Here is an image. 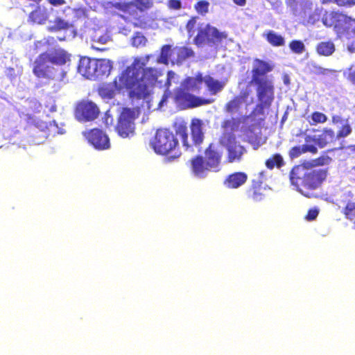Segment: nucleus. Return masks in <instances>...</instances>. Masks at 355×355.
<instances>
[{
	"mask_svg": "<svg viewBox=\"0 0 355 355\" xmlns=\"http://www.w3.org/2000/svg\"><path fill=\"white\" fill-rule=\"evenodd\" d=\"M233 1L235 4L240 6H243L246 3V0H233Z\"/></svg>",
	"mask_w": 355,
	"mask_h": 355,
	"instance_id": "58",
	"label": "nucleus"
},
{
	"mask_svg": "<svg viewBox=\"0 0 355 355\" xmlns=\"http://www.w3.org/2000/svg\"><path fill=\"white\" fill-rule=\"evenodd\" d=\"M291 50L297 54H301L305 51V46L301 40H292L289 44Z\"/></svg>",
	"mask_w": 355,
	"mask_h": 355,
	"instance_id": "41",
	"label": "nucleus"
},
{
	"mask_svg": "<svg viewBox=\"0 0 355 355\" xmlns=\"http://www.w3.org/2000/svg\"><path fill=\"white\" fill-rule=\"evenodd\" d=\"M58 40H60V41H62V40H64V38H62V37H58Z\"/></svg>",
	"mask_w": 355,
	"mask_h": 355,
	"instance_id": "62",
	"label": "nucleus"
},
{
	"mask_svg": "<svg viewBox=\"0 0 355 355\" xmlns=\"http://www.w3.org/2000/svg\"><path fill=\"white\" fill-rule=\"evenodd\" d=\"M204 159L212 171H216L220 164L222 153L211 143L205 148Z\"/></svg>",
	"mask_w": 355,
	"mask_h": 355,
	"instance_id": "15",
	"label": "nucleus"
},
{
	"mask_svg": "<svg viewBox=\"0 0 355 355\" xmlns=\"http://www.w3.org/2000/svg\"><path fill=\"white\" fill-rule=\"evenodd\" d=\"M87 142L94 148L103 150L110 148V141L107 135L101 129L94 128L83 132Z\"/></svg>",
	"mask_w": 355,
	"mask_h": 355,
	"instance_id": "13",
	"label": "nucleus"
},
{
	"mask_svg": "<svg viewBox=\"0 0 355 355\" xmlns=\"http://www.w3.org/2000/svg\"><path fill=\"white\" fill-rule=\"evenodd\" d=\"M266 39L273 46H282L285 44L284 38L272 31L266 34Z\"/></svg>",
	"mask_w": 355,
	"mask_h": 355,
	"instance_id": "31",
	"label": "nucleus"
},
{
	"mask_svg": "<svg viewBox=\"0 0 355 355\" xmlns=\"http://www.w3.org/2000/svg\"><path fill=\"white\" fill-rule=\"evenodd\" d=\"M96 59H91L89 57H81L78 61V72L87 79H92L95 77Z\"/></svg>",
	"mask_w": 355,
	"mask_h": 355,
	"instance_id": "16",
	"label": "nucleus"
},
{
	"mask_svg": "<svg viewBox=\"0 0 355 355\" xmlns=\"http://www.w3.org/2000/svg\"><path fill=\"white\" fill-rule=\"evenodd\" d=\"M209 3L208 1L202 0V1H198L194 5V8L198 14H200L201 15H205L209 11Z\"/></svg>",
	"mask_w": 355,
	"mask_h": 355,
	"instance_id": "42",
	"label": "nucleus"
},
{
	"mask_svg": "<svg viewBox=\"0 0 355 355\" xmlns=\"http://www.w3.org/2000/svg\"><path fill=\"white\" fill-rule=\"evenodd\" d=\"M198 17L193 16L187 21L185 28L189 37L196 31L197 34L193 39V43L198 47L218 46L223 40L227 38L226 32H220L217 28L210 24L201 23L197 26Z\"/></svg>",
	"mask_w": 355,
	"mask_h": 355,
	"instance_id": "4",
	"label": "nucleus"
},
{
	"mask_svg": "<svg viewBox=\"0 0 355 355\" xmlns=\"http://www.w3.org/2000/svg\"><path fill=\"white\" fill-rule=\"evenodd\" d=\"M191 170L198 178L206 177L207 172L212 171L202 155H196L190 159Z\"/></svg>",
	"mask_w": 355,
	"mask_h": 355,
	"instance_id": "17",
	"label": "nucleus"
},
{
	"mask_svg": "<svg viewBox=\"0 0 355 355\" xmlns=\"http://www.w3.org/2000/svg\"><path fill=\"white\" fill-rule=\"evenodd\" d=\"M113 7L125 13L131 15L134 11V3L129 2H116L113 4Z\"/></svg>",
	"mask_w": 355,
	"mask_h": 355,
	"instance_id": "36",
	"label": "nucleus"
},
{
	"mask_svg": "<svg viewBox=\"0 0 355 355\" xmlns=\"http://www.w3.org/2000/svg\"><path fill=\"white\" fill-rule=\"evenodd\" d=\"M248 180V175L244 172H234L229 175L224 184L229 189H237L244 184Z\"/></svg>",
	"mask_w": 355,
	"mask_h": 355,
	"instance_id": "21",
	"label": "nucleus"
},
{
	"mask_svg": "<svg viewBox=\"0 0 355 355\" xmlns=\"http://www.w3.org/2000/svg\"><path fill=\"white\" fill-rule=\"evenodd\" d=\"M303 153H304V145L296 146L292 147L290 149V150L288 152V155L291 159H293L295 158L300 157Z\"/></svg>",
	"mask_w": 355,
	"mask_h": 355,
	"instance_id": "45",
	"label": "nucleus"
},
{
	"mask_svg": "<svg viewBox=\"0 0 355 355\" xmlns=\"http://www.w3.org/2000/svg\"><path fill=\"white\" fill-rule=\"evenodd\" d=\"M351 33L355 34V22H354V25L352 26Z\"/></svg>",
	"mask_w": 355,
	"mask_h": 355,
	"instance_id": "60",
	"label": "nucleus"
},
{
	"mask_svg": "<svg viewBox=\"0 0 355 355\" xmlns=\"http://www.w3.org/2000/svg\"><path fill=\"white\" fill-rule=\"evenodd\" d=\"M343 74L347 81L355 85V62L349 65Z\"/></svg>",
	"mask_w": 355,
	"mask_h": 355,
	"instance_id": "43",
	"label": "nucleus"
},
{
	"mask_svg": "<svg viewBox=\"0 0 355 355\" xmlns=\"http://www.w3.org/2000/svg\"><path fill=\"white\" fill-rule=\"evenodd\" d=\"M139 60H135L128 66L112 83H103L97 89L98 95L103 99L113 98L117 92L125 89L132 101H148L153 94L155 83L161 72L152 67H139Z\"/></svg>",
	"mask_w": 355,
	"mask_h": 355,
	"instance_id": "1",
	"label": "nucleus"
},
{
	"mask_svg": "<svg viewBox=\"0 0 355 355\" xmlns=\"http://www.w3.org/2000/svg\"><path fill=\"white\" fill-rule=\"evenodd\" d=\"M202 82L203 77L202 74L199 73L195 77L189 76L185 78L180 85L190 92H195L199 91L201 89Z\"/></svg>",
	"mask_w": 355,
	"mask_h": 355,
	"instance_id": "24",
	"label": "nucleus"
},
{
	"mask_svg": "<svg viewBox=\"0 0 355 355\" xmlns=\"http://www.w3.org/2000/svg\"><path fill=\"white\" fill-rule=\"evenodd\" d=\"M317 53L322 56H329L335 51V45L331 41L319 42L315 46Z\"/></svg>",
	"mask_w": 355,
	"mask_h": 355,
	"instance_id": "27",
	"label": "nucleus"
},
{
	"mask_svg": "<svg viewBox=\"0 0 355 355\" xmlns=\"http://www.w3.org/2000/svg\"><path fill=\"white\" fill-rule=\"evenodd\" d=\"M171 96V94L170 91H165L164 94H163L162 99L160 100L159 103V105L161 107L163 105L164 103H166L168 98Z\"/></svg>",
	"mask_w": 355,
	"mask_h": 355,
	"instance_id": "54",
	"label": "nucleus"
},
{
	"mask_svg": "<svg viewBox=\"0 0 355 355\" xmlns=\"http://www.w3.org/2000/svg\"><path fill=\"white\" fill-rule=\"evenodd\" d=\"M172 49L173 48L169 44L162 46L158 62L164 64H168L169 61L172 63Z\"/></svg>",
	"mask_w": 355,
	"mask_h": 355,
	"instance_id": "30",
	"label": "nucleus"
},
{
	"mask_svg": "<svg viewBox=\"0 0 355 355\" xmlns=\"http://www.w3.org/2000/svg\"><path fill=\"white\" fill-rule=\"evenodd\" d=\"M331 159L327 155L320 156L313 160V166H319L329 164Z\"/></svg>",
	"mask_w": 355,
	"mask_h": 355,
	"instance_id": "46",
	"label": "nucleus"
},
{
	"mask_svg": "<svg viewBox=\"0 0 355 355\" xmlns=\"http://www.w3.org/2000/svg\"><path fill=\"white\" fill-rule=\"evenodd\" d=\"M134 120V112L129 108H124L119 116L115 128L120 137L127 138L134 135L135 129Z\"/></svg>",
	"mask_w": 355,
	"mask_h": 355,
	"instance_id": "11",
	"label": "nucleus"
},
{
	"mask_svg": "<svg viewBox=\"0 0 355 355\" xmlns=\"http://www.w3.org/2000/svg\"><path fill=\"white\" fill-rule=\"evenodd\" d=\"M95 77L108 76L112 69V62L107 59H96Z\"/></svg>",
	"mask_w": 355,
	"mask_h": 355,
	"instance_id": "23",
	"label": "nucleus"
},
{
	"mask_svg": "<svg viewBox=\"0 0 355 355\" xmlns=\"http://www.w3.org/2000/svg\"><path fill=\"white\" fill-rule=\"evenodd\" d=\"M227 81V78H225L223 80L219 81L218 80H215L211 76L206 77L205 80V83L209 91L212 94H216L218 92H220L225 87Z\"/></svg>",
	"mask_w": 355,
	"mask_h": 355,
	"instance_id": "25",
	"label": "nucleus"
},
{
	"mask_svg": "<svg viewBox=\"0 0 355 355\" xmlns=\"http://www.w3.org/2000/svg\"><path fill=\"white\" fill-rule=\"evenodd\" d=\"M46 109H48L49 114L46 116L50 118V114H52V118H61V114L58 112L57 105L55 104V101L52 96H49L46 100Z\"/></svg>",
	"mask_w": 355,
	"mask_h": 355,
	"instance_id": "34",
	"label": "nucleus"
},
{
	"mask_svg": "<svg viewBox=\"0 0 355 355\" xmlns=\"http://www.w3.org/2000/svg\"><path fill=\"white\" fill-rule=\"evenodd\" d=\"M51 23V21H50ZM72 25L61 19L60 17H56L52 22V24L47 27V30L49 32H56L69 29Z\"/></svg>",
	"mask_w": 355,
	"mask_h": 355,
	"instance_id": "28",
	"label": "nucleus"
},
{
	"mask_svg": "<svg viewBox=\"0 0 355 355\" xmlns=\"http://www.w3.org/2000/svg\"><path fill=\"white\" fill-rule=\"evenodd\" d=\"M175 72L173 71H168L167 72V78L165 81L164 86L166 87V91H169V88L171 86V80L175 77Z\"/></svg>",
	"mask_w": 355,
	"mask_h": 355,
	"instance_id": "49",
	"label": "nucleus"
},
{
	"mask_svg": "<svg viewBox=\"0 0 355 355\" xmlns=\"http://www.w3.org/2000/svg\"><path fill=\"white\" fill-rule=\"evenodd\" d=\"M268 1L270 2L271 3H273L276 1H277L278 0H267Z\"/></svg>",
	"mask_w": 355,
	"mask_h": 355,
	"instance_id": "61",
	"label": "nucleus"
},
{
	"mask_svg": "<svg viewBox=\"0 0 355 355\" xmlns=\"http://www.w3.org/2000/svg\"><path fill=\"white\" fill-rule=\"evenodd\" d=\"M265 164L267 168L272 170L275 167L279 168L283 166L284 165V161L280 154L275 153L266 159Z\"/></svg>",
	"mask_w": 355,
	"mask_h": 355,
	"instance_id": "29",
	"label": "nucleus"
},
{
	"mask_svg": "<svg viewBox=\"0 0 355 355\" xmlns=\"http://www.w3.org/2000/svg\"><path fill=\"white\" fill-rule=\"evenodd\" d=\"M318 214H319V211L318 209H310L306 216H305V218L306 220H309V221H311V220H315L318 216Z\"/></svg>",
	"mask_w": 355,
	"mask_h": 355,
	"instance_id": "48",
	"label": "nucleus"
},
{
	"mask_svg": "<svg viewBox=\"0 0 355 355\" xmlns=\"http://www.w3.org/2000/svg\"><path fill=\"white\" fill-rule=\"evenodd\" d=\"M345 0H322V3H327L330 2H334L339 6H345Z\"/></svg>",
	"mask_w": 355,
	"mask_h": 355,
	"instance_id": "55",
	"label": "nucleus"
},
{
	"mask_svg": "<svg viewBox=\"0 0 355 355\" xmlns=\"http://www.w3.org/2000/svg\"><path fill=\"white\" fill-rule=\"evenodd\" d=\"M264 191L263 182L260 179L252 180L251 186L247 190V196L254 202H260L265 198Z\"/></svg>",
	"mask_w": 355,
	"mask_h": 355,
	"instance_id": "20",
	"label": "nucleus"
},
{
	"mask_svg": "<svg viewBox=\"0 0 355 355\" xmlns=\"http://www.w3.org/2000/svg\"><path fill=\"white\" fill-rule=\"evenodd\" d=\"M194 56L195 52L191 47L176 46L172 49V64H182L186 60Z\"/></svg>",
	"mask_w": 355,
	"mask_h": 355,
	"instance_id": "18",
	"label": "nucleus"
},
{
	"mask_svg": "<svg viewBox=\"0 0 355 355\" xmlns=\"http://www.w3.org/2000/svg\"><path fill=\"white\" fill-rule=\"evenodd\" d=\"M173 101L181 109L193 108L211 103L209 100L191 94L190 91L181 85L174 90Z\"/></svg>",
	"mask_w": 355,
	"mask_h": 355,
	"instance_id": "10",
	"label": "nucleus"
},
{
	"mask_svg": "<svg viewBox=\"0 0 355 355\" xmlns=\"http://www.w3.org/2000/svg\"><path fill=\"white\" fill-rule=\"evenodd\" d=\"M341 201L343 203L342 214L345 218L354 223L355 227V198L354 193L352 191L344 193Z\"/></svg>",
	"mask_w": 355,
	"mask_h": 355,
	"instance_id": "14",
	"label": "nucleus"
},
{
	"mask_svg": "<svg viewBox=\"0 0 355 355\" xmlns=\"http://www.w3.org/2000/svg\"><path fill=\"white\" fill-rule=\"evenodd\" d=\"M242 104L240 100L234 96L225 105L224 111L227 114H233L240 110Z\"/></svg>",
	"mask_w": 355,
	"mask_h": 355,
	"instance_id": "32",
	"label": "nucleus"
},
{
	"mask_svg": "<svg viewBox=\"0 0 355 355\" xmlns=\"http://www.w3.org/2000/svg\"><path fill=\"white\" fill-rule=\"evenodd\" d=\"M146 42V38L140 33H137L132 38V45L135 47L144 46Z\"/></svg>",
	"mask_w": 355,
	"mask_h": 355,
	"instance_id": "44",
	"label": "nucleus"
},
{
	"mask_svg": "<svg viewBox=\"0 0 355 355\" xmlns=\"http://www.w3.org/2000/svg\"><path fill=\"white\" fill-rule=\"evenodd\" d=\"M49 2L55 6H61L65 3V0H48Z\"/></svg>",
	"mask_w": 355,
	"mask_h": 355,
	"instance_id": "56",
	"label": "nucleus"
},
{
	"mask_svg": "<svg viewBox=\"0 0 355 355\" xmlns=\"http://www.w3.org/2000/svg\"><path fill=\"white\" fill-rule=\"evenodd\" d=\"M352 132L351 124L347 121H345L338 130L336 136L337 139L345 138L349 136Z\"/></svg>",
	"mask_w": 355,
	"mask_h": 355,
	"instance_id": "38",
	"label": "nucleus"
},
{
	"mask_svg": "<svg viewBox=\"0 0 355 355\" xmlns=\"http://www.w3.org/2000/svg\"><path fill=\"white\" fill-rule=\"evenodd\" d=\"M220 144L227 150V160L230 163L241 162L248 152L246 148L236 140L233 133H224Z\"/></svg>",
	"mask_w": 355,
	"mask_h": 355,
	"instance_id": "9",
	"label": "nucleus"
},
{
	"mask_svg": "<svg viewBox=\"0 0 355 355\" xmlns=\"http://www.w3.org/2000/svg\"><path fill=\"white\" fill-rule=\"evenodd\" d=\"M150 145L157 155L167 156L171 153L172 159L181 155L179 141L176 135L169 129L159 128L150 141Z\"/></svg>",
	"mask_w": 355,
	"mask_h": 355,
	"instance_id": "5",
	"label": "nucleus"
},
{
	"mask_svg": "<svg viewBox=\"0 0 355 355\" xmlns=\"http://www.w3.org/2000/svg\"><path fill=\"white\" fill-rule=\"evenodd\" d=\"M65 132L64 124L61 118H52L48 121H46V138L54 137Z\"/></svg>",
	"mask_w": 355,
	"mask_h": 355,
	"instance_id": "19",
	"label": "nucleus"
},
{
	"mask_svg": "<svg viewBox=\"0 0 355 355\" xmlns=\"http://www.w3.org/2000/svg\"><path fill=\"white\" fill-rule=\"evenodd\" d=\"M347 119H343L340 116L334 115L332 116V123L334 124H341L343 125L345 121H347Z\"/></svg>",
	"mask_w": 355,
	"mask_h": 355,
	"instance_id": "52",
	"label": "nucleus"
},
{
	"mask_svg": "<svg viewBox=\"0 0 355 355\" xmlns=\"http://www.w3.org/2000/svg\"><path fill=\"white\" fill-rule=\"evenodd\" d=\"M347 149L348 150V155H352L353 157L355 156V144L348 146L347 147Z\"/></svg>",
	"mask_w": 355,
	"mask_h": 355,
	"instance_id": "57",
	"label": "nucleus"
},
{
	"mask_svg": "<svg viewBox=\"0 0 355 355\" xmlns=\"http://www.w3.org/2000/svg\"><path fill=\"white\" fill-rule=\"evenodd\" d=\"M312 122H310L311 125H315L318 123H324L327 121V116L322 112H313L311 115Z\"/></svg>",
	"mask_w": 355,
	"mask_h": 355,
	"instance_id": "40",
	"label": "nucleus"
},
{
	"mask_svg": "<svg viewBox=\"0 0 355 355\" xmlns=\"http://www.w3.org/2000/svg\"><path fill=\"white\" fill-rule=\"evenodd\" d=\"M70 59V55L62 49L50 51L46 53V85L53 82V87L59 83L63 76L61 66L66 64Z\"/></svg>",
	"mask_w": 355,
	"mask_h": 355,
	"instance_id": "6",
	"label": "nucleus"
},
{
	"mask_svg": "<svg viewBox=\"0 0 355 355\" xmlns=\"http://www.w3.org/2000/svg\"><path fill=\"white\" fill-rule=\"evenodd\" d=\"M304 153L310 152L313 154H315L318 152L317 148L313 145L304 144Z\"/></svg>",
	"mask_w": 355,
	"mask_h": 355,
	"instance_id": "53",
	"label": "nucleus"
},
{
	"mask_svg": "<svg viewBox=\"0 0 355 355\" xmlns=\"http://www.w3.org/2000/svg\"><path fill=\"white\" fill-rule=\"evenodd\" d=\"M327 173L324 169H311L304 164L294 166L289 173L291 185L306 198L314 197L313 191L321 187Z\"/></svg>",
	"mask_w": 355,
	"mask_h": 355,
	"instance_id": "3",
	"label": "nucleus"
},
{
	"mask_svg": "<svg viewBox=\"0 0 355 355\" xmlns=\"http://www.w3.org/2000/svg\"><path fill=\"white\" fill-rule=\"evenodd\" d=\"M168 7L173 10H180L182 8L180 0H168Z\"/></svg>",
	"mask_w": 355,
	"mask_h": 355,
	"instance_id": "50",
	"label": "nucleus"
},
{
	"mask_svg": "<svg viewBox=\"0 0 355 355\" xmlns=\"http://www.w3.org/2000/svg\"><path fill=\"white\" fill-rule=\"evenodd\" d=\"M273 68L269 62L259 58L253 60L250 84L254 87L258 101L253 111L256 115L264 114L265 109H269L274 101L275 87L272 78L268 76Z\"/></svg>",
	"mask_w": 355,
	"mask_h": 355,
	"instance_id": "2",
	"label": "nucleus"
},
{
	"mask_svg": "<svg viewBox=\"0 0 355 355\" xmlns=\"http://www.w3.org/2000/svg\"><path fill=\"white\" fill-rule=\"evenodd\" d=\"M355 5V0H345V6H352Z\"/></svg>",
	"mask_w": 355,
	"mask_h": 355,
	"instance_id": "59",
	"label": "nucleus"
},
{
	"mask_svg": "<svg viewBox=\"0 0 355 355\" xmlns=\"http://www.w3.org/2000/svg\"><path fill=\"white\" fill-rule=\"evenodd\" d=\"M100 114L98 107L92 101H81L76 104L74 110L76 119L80 122L92 121Z\"/></svg>",
	"mask_w": 355,
	"mask_h": 355,
	"instance_id": "12",
	"label": "nucleus"
},
{
	"mask_svg": "<svg viewBox=\"0 0 355 355\" xmlns=\"http://www.w3.org/2000/svg\"><path fill=\"white\" fill-rule=\"evenodd\" d=\"M132 2L134 8H137L141 12L148 10L153 6V0H133Z\"/></svg>",
	"mask_w": 355,
	"mask_h": 355,
	"instance_id": "39",
	"label": "nucleus"
},
{
	"mask_svg": "<svg viewBox=\"0 0 355 355\" xmlns=\"http://www.w3.org/2000/svg\"><path fill=\"white\" fill-rule=\"evenodd\" d=\"M33 72L39 78L44 77V58L43 54H40L35 60Z\"/></svg>",
	"mask_w": 355,
	"mask_h": 355,
	"instance_id": "35",
	"label": "nucleus"
},
{
	"mask_svg": "<svg viewBox=\"0 0 355 355\" xmlns=\"http://www.w3.org/2000/svg\"><path fill=\"white\" fill-rule=\"evenodd\" d=\"M336 136L334 130L331 128H324L321 134L315 139V144L320 148H324L327 145L334 143L336 141Z\"/></svg>",
	"mask_w": 355,
	"mask_h": 355,
	"instance_id": "22",
	"label": "nucleus"
},
{
	"mask_svg": "<svg viewBox=\"0 0 355 355\" xmlns=\"http://www.w3.org/2000/svg\"><path fill=\"white\" fill-rule=\"evenodd\" d=\"M28 21L33 24H42L44 21V15L40 7H37L32 11L28 17Z\"/></svg>",
	"mask_w": 355,
	"mask_h": 355,
	"instance_id": "33",
	"label": "nucleus"
},
{
	"mask_svg": "<svg viewBox=\"0 0 355 355\" xmlns=\"http://www.w3.org/2000/svg\"><path fill=\"white\" fill-rule=\"evenodd\" d=\"M251 94V90L248 89H243L240 92L239 94L235 96L240 101L243 103L245 102Z\"/></svg>",
	"mask_w": 355,
	"mask_h": 355,
	"instance_id": "47",
	"label": "nucleus"
},
{
	"mask_svg": "<svg viewBox=\"0 0 355 355\" xmlns=\"http://www.w3.org/2000/svg\"><path fill=\"white\" fill-rule=\"evenodd\" d=\"M6 76L10 80H12L17 76L15 70L12 67H8L6 70Z\"/></svg>",
	"mask_w": 355,
	"mask_h": 355,
	"instance_id": "51",
	"label": "nucleus"
},
{
	"mask_svg": "<svg viewBox=\"0 0 355 355\" xmlns=\"http://www.w3.org/2000/svg\"><path fill=\"white\" fill-rule=\"evenodd\" d=\"M203 123L200 119H193L191 121L190 129L192 144L189 141L187 126L186 123H181L175 130L176 135H179L182 146L188 152H194L193 146L200 147L204 141L205 135L202 130Z\"/></svg>",
	"mask_w": 355,
	"mask_h": 355,
	"instance_id": "7",
	"label": "nucleus"
},
{
	"mask_svg": "<svg viewBox=\"0 0 355 355\" xmlns=\"http://www.w3.org/2000/svg\"><path fill=\"white\" fill-rule=\"evenodd\" d=\"M240 120L236 118H231L224 120L221 123V127L225 130H230L234 131L237 130L240 125Z\"/></svg>",
	"mask_w": 355,
	"mask_h": 355,
	"instance_id": "37",
	"label": "nucleus"
},
{
	"mask_svg": "<svg viewBox=\"0 0 355 355\" xmlns=\"http://www.w3.org/2000/svg\"><path fill=\"white\" fill-rule=\"evenodd\" d=\"M322 22L326 27L332 28L337 36L341 37L351 34L355 18L340 11H326Z\"/></svg>",
	"mask_w": 355,
	"mask_h": 355,
	"instance_id": "8",
	"label": "nucleus"
},
{
	"mask_svg": "<svg viewBox=\"0 0 355 355\" xmlns=\"http://www.w3.org/2000/svg\"><path fill=\"white\" fill-rule=\"evenodd\" d=\"M46 43L49 44V40H47L46 41Z\"/></svg>",
	"mask_w": 355,
	"mask_h": 355,
	"instance_id": "63",
	"label": "nucleus"
},
{
	"mask_svg": "<svg viewBox=\"0 0 355 355\" xmlns=\"http://www.w3.org/2000/svg\"><path fill=\"white\" fill-rule=\"evenodd\" d=\"M287 6L292 8H297L299 5L300 10L304 14H306L312 10L313 3L310 0H286Z\"/></svg>",
	"mask_w": 355,
	"mask_h": 355,
	"instance_id": "26",
	"label": "nucleus"
}]
</instances>
